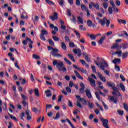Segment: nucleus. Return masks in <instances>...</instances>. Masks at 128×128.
<instances>
[{"label":"nucleus","mask_w":128,"mask_h":128,"mask_svg":"<svg viewBox=\"0 0 128 128\" xmlns=\"http://www.w3.org/2000/svg\"><path fill=\"white\" fill-rule=\"evenodd\" d=\"M104 40H106V36H102L98 40V42L99 44H102L104 42Z\"/></svg>","instance_id":"obj_17"},{"label":"nucleus","mask_w":128,"mask_h":128,"mask_svg":"<svg viewBox=\"0 0 128 128\" xmlns=\"http://www.w3.org/2000/svg\"><path fill=\"white\" fill-rule=\"evenodd\" d=\"M90 38H91V40H96V35L92 34L90 35Z\"/></svg>","instance_id":"obj_51"},{"label":"nucleus","mask_w":128,"mask_h":128,"mask_svg":"<svg viewBox=\"0 0 128 128\" xmlns=\"http://www.w3.org/2000/svg\"><path fill=\"white\" fill-rule=\"evenodd\" d=\"M68 56L71 60H72L74 62H76V60L74 59V56L72 54H68Z\"/></svg>","instance_id":"obj_21"},{"label":"nucleus","mask_w":128,"mask_h":128,"mask_svg":"<svg viewBox=\"0 0 128 128\" xmlns=\"http://www.w3.org/2000/svg\"><path fill=\"white\" fill-rule=\"evenodd\" d=\"M80 102H81L82 104H84V106H86V100H85L84 98H82L80 99Z\"/></svg>","instance_id":"obj_31"},{"label":"nucleus","mask_w":128,"mask_h":128,"mask_svg":"<svg viewBox=\"0 0 128 128\" xmlns=\"http://www.w3.org/2000/svg\"><path fill=\"white\" fill-rule=\"evenodd\" d=\"M110 4H111L113 9H116V4H114V2L112 0H110Z\"/></svg>","instance_id":"obj_35"},{"label":"nucleus","mask_w":128,"mask_h":128,"mask_svg":"<svg viewBox=\"0 0 128 128\" xmlns=\"http://www.w3.org/2000/svg\"><path fill=\"white\" fill-rule=\"evenodd\" d=\"M78 20L80 22V24H84V20H82V18L80 16L77 17Z\"/></svg>","instance_id":"obj_29"},{"label":"nucleus","mask_w":128,"mask_h":128,"mask_svg":"<svg viewBox=\"0 0 128 128\" xmlns=\"http://www.w3.org/2000/svg\"><path fill=\"white\" fill-rule=\"evenodd\" d=\"M112 89L113 90L114 92H118V88L116 87V86H114Z\"/></svg>","instance_id":"obj_63"},{"label":"nucleus","mask_w":128,"mask_h":128,"mask_svg":"<svg viewBox=\"0 0 128 128\" xmlns=\"http://www.w3.org/2000/svg\"><path fill=\"white\" fill-rule=\"evenodd\" d=\"M52 38L54 42H58L60 40V38H58L56 36H52Z\"/></svg>","instance_id":"obj_56"},{"label":"nucleus","mask_w":128,"mask_h":128,"mask_svg":"<svg viewBox=\"0 0 128 128\" xmlns=\"http://www.w3.org/2000/svg\"><path fill=\"white\" fill-rule=\"evenodd\" d=\"M118 62L119 64H120V58H116L114 59V60H112V63L114 64H116Z\"/></svg>","instance_id":"obj_18"},{"label":"nucleus","mask_w":128,"mask_h":128,"mask_svg":"<svg viewBox=\"0 0 128 128\" xmlns=\"http://www.w3.org/2000/svg\"><path fill=\"white\" fill-rule=\"evenodd\" d=\"M14 66L16 68H18V70H20V68L18 66V62L16 60V62H14Z\"/></svg>","instance_id":"obj_36"},{"label":"nucleus","mask_w":128,"mask_h":128,"mask_svg":"<svg viewBox=\"0 0 128 128\" xmlns=\"http://www.w3.org/2000/svg\"><path fill=\"white\" fill-rule=\"evenodd\" d=\"M76 106L80 108H82V104H80V102L79 101H78Z\"/></svg>","instance_id":"obj_42"},{"label":"nucleus","mask_w":128,"mask_h":128,"mask_svg":"<svg viewBox=\"0 0 128 128\" xmlns=\"http://www.w3.org/2000/svg\"><path fill=\"white\" fill-rule=\"evenodd\" d=\"M88 106L90 108H94V103H92L90 101H88Z\"/></svg>","instance_id":"obj_37"},{"label":"nucleus","mask_w":128,"mask_h":128,"mask_svg":"<svg viewBox=\"0 0 128 128\" xmlns=\"http://www.w3.org/2000/svg\"><path fill=\"white\" fill-rule=\"evenodd\" d=\"M122 51L119 50V51L116 52L114 53V54H118V56L120 58L122 56Z\"/></svg>","instance_id":"obj_25"},{"label":"nucleus","mask_w":128,"mask_h":128,"mask_svg":"<svg viewBox=\"0 0 128 128\" xmlns=\"http://www.w3.org/2000/svg\"><path fill=\"white\" fill-rule=\"evenodd\" d=\"M91 68H92V72H94V74H98V72H96V66H92Z\"/></svg>","instance_id":"obj_40"},{"label":"nucleus","mask_w":128,"mask_h":128,"mask_svg":"<svg viewBox=\"0 0 128 128\" xmlns=\"http://www.w3.org/2000/svg\"><path fill=\"white\" fill-rule=\"evenodd\" d=\"M128 56V52L126 51V52L122 54V58H126Z\"/></svg>","instance_id":"obj_23"},{"label":"nucleus","mask_w":128,"mask_h":128,"mask_svg":"<svg viewBox=\"0 0 128 128\" xmlns=\"http://www.w3.org/2000/svg\"><path fill=\"white\" fill-rule=\"evenodd\" d=\"M73 67L76 70H78L83 74H86V70L82 68L78 67V66H76V64H73Z\"/></svg>","instance_id":"obj_7"},{"label":"nucleus","mask_w":128,"mask_h":128,"mask_svg":"<svg viewBox=\"0 0 128 128\" xmlns=\"http://www.w3.org/2000/svg\"><path fill=\"white\" fill-rule=\"evenodd\" d=\"M21 120H24V118L25 115H24V112H22L20 114V116Z\"/></svg>","instance_id":"obj_48"},{"label":"nucleus","mask_w":128,"mask_h":128,"mask_svg":"<svg viewBox=\"0 0 128 128\" xmlns=\"http://www.w3.org/2000/svg\"><path fill=\"white\" fill-rule=\"evenodd\" d=\"M85 60L86 62H90V57H88V56H87V55L85 56Z\"/></svg>","instance_id":"obj_50"},{"label":"nucleus","mask_w":128,"mask_h":128,"mask_svg":"<svg viewBox=\"0 0 128 128\" xmlns=\"http://www.w3.org/2000/svg\"><path fill=\"white\" fill-rule=\"evenodd\" d=\"M54 66H56V68L60 72H66V68L64 66V64L62 62H58V60H55L53 62Z\"/></svg>","instance_id":"obj_1"},{"label":"nucleus","mask_w":128,"mask_h":128,"mask_svg":"<svg viewBox=\"0 0 128 128\" xmlns=\"http://www.w3.org/2000/svg\"><path fill=\"white\" fill-rule=\"evenodd\" d=\"M32 112H33L36 113V112H38V109L36 108L33 107L32 108Z\"/></svg>","instance_id":"obj_46"},{"label":"nucleus","mask_w":128,"mask_h":128,"mask_svg":"<svg viewBox=\"0 0 128 128\" xmlns=\"http://www.w3.org/2000/svg\"><path fill=\"white\" fill-rule=\"evenodd\" d=\"M74 72L78 78H80V80H84V78H82V76H80V74L78 71L75 70L74 71Z\"/></svg>","instance_id":"obj_16"},{"label":"nucleus","mask_w":128,"mask_h":128,"mask_svg":"<svg viewBox=\"0 0 128 128\" xmlns=\"http://www.w3.org/2000/svg\"><path fill=\"white\" fill-rule=\"evenodd\" d=\"M46 34H48V31H46V30H42L41 31V34L40 35V38L42 40H44V42L46 40V39L44 37V36Z\"/></svg>","instance_id":"obj_3"},{"label":"nucleus","mask_w":128,"mask_h":128,"mask_svg":"<svg viewBox=\"0 0 128 128\" xmlns=\"http://www.w3.org/2000/svg\"><path fill=\"white\" fill-rule=\"evenodd\" d=\"M95 94L98 100H102V98H100V94H98V92H96Z\"/></svg>","instance_id":"obj_43"},{"label":"nucleus","mask_w":128,"mask_h":128,"mask_svg":"<svg viewBox=\"0 0 128 128\" xmlns=\"http://www.w3.org/2000/svg\"><path fill=\"white\" fill-rule=\"evenodd\" d=\"M103 6L104 8H105V10H106V8H108V3L106 2H104L103 4Z\"/></svg>","instance_id":"obj_59"},{"label":"nucleus","mask_w":128,"mask_h":128,"mask_svg":"<svg viewBox=\"0 0 128 128\" xmlns=\"http://www.w3.org/2000/svg\"><path fill=\"white\" fill-rule=\"evenodd\" d=\"M120 86L122 92H126V87H124V85L123 83H120Z\"/></svg>","instance_id":"obj_22"},{"label":"nucleus","mask_w":128,"mask_h":128,"mask_svg":"<svg viewBox=\"0 0 128 128\" xmlns=\"http://www.w3.org/2000/svg\"><path fill=\"white\" fill-rule=\"evenodd\" d=\"M26 40H28L30 42V44H29V48H32V44H34V42L32 40L29 38H26Z\"/></svg>","instance_id":"obj_14"},{"label":"nucleus","mask_w":128,"mask_h":128,"mask_svg":"<svg viewBox=\"0 0 128 128\" xmlns=\"http://www.w3.org/2000/svg\"><path fill=\"white\" fill-rule=\"evenodd\" d=\"M88 80L90 82V85L93 88H96V80L92 79V78L90 77H88Z\"/></svg>","instance_id":"obj_8"},{"label":"nucleus","mask_w":128,"mask_h":128,"mask_svg":"<svg viewBox=\"0 0 128 128\" xmlns=\"http://www.w3.org/2000/svg\"><path fill=\"white\" fill-rule=\"evenodd\" d=\"M45 1L46 4H50V6H54V2L50 0H45Z\"/></svg>","instance_id":"obj_30"},{"label":"nucleus","mask_w":128,"mask_h":128,"mask_svg":"<svg viewBox=\"0 0 128 128\" xmlns=\"http://www.w3.org/2000/svg\"><path fill=\"white\" fill-rule=\"evenodd\" d=\"M107 86H109L110 88H113L114 86H116V84H114V82H107Z\"/></svg>","instance_id":"obj_15"},{"label":"nucleus","mask_w":128,"mask_h":128,"mask_svg":"<svg viewBox=\"0 0 128 128\" xmlns=\"http://www.w3.org/2000/svg\"><path fill=\"white\" fill-rule=\"evenodd\" d=\"M122 48H124V50H125V48H128V44H123Z\"/></svg>","instance_id":"obj_64"},{"label":"nucleus","mask_w":128,"mask_h":128,"mask_svg":"<svg viewBox=\"0 0 128 128\" xmlns=\"http://www.w3.org/2000/svg\"><path fill=\"white\" fill-rule=\"evenodd\" d=\"M32 56L34 58H35L36 60H38L40 58V57L39 56H38L37 54H34Z\"/></svg>","instance_id":"obj_52"},{"label":"nucleus","mask_w":128,"mask_h":128,"mask_svg":"<svg viewBox=\"0 0 128 128\" xmlns=\"http://www.w3.org/2000/svg\"><path fill=\"white\" fill-rule=\"evenodd\" d=\"M108 63L105 61L101 62V64H100V68L102 70H104V68H108Z\"/></svg>","instance_id":"obj_6"},{"label":"nucleus","mask_w":128,"mask_h":128,"mask_svg":"<svg viewBox=\"0 0 128 128\" xmlns=\"http://www.w3.org/2000/svg\"><path fill=\"white\" fill-rule=\"evenodd\" d=\"M68 16H72V10L70 9H66Z\"/></svg>","instance_id":"obj_44"},{"label":"nucleus","mask_w":128,"mask_h":128,"mask_svg":"<svg viewBox=\"0 0 128 128\" xmlns=\"http://www.w3.org/2000/svg\"><path fill=\"white\" fill-rule=\"evenodd\" d=\"M66 90L67 92H68L69 94H70V92H72V89L70 87H66Z\"/></svg>","instance_id":"obj_55"},{"label":"nucleus","mask_w":128,"mask_h":128,"mask_svg":"<svg viewBox=\"0 0 128 128\" xmlns=\"http://www.w3.org/2000/svg\"><path fill=\"white\" fill-rule=\"evenodd\" d=\"M123 106H124V108L125 110H126V112H128V104H126V103H124Z\"/></svg>","instance_id":"obj_38"},{"label":"nucleus","mask_w":128,"mask_h":128,"mask_svg":"<svg viewBox=\"0 0 128 128\" xmlns=\"http://www.w3.org/2000/svg\"><path fill=\"white\" fill-rule=\"evenodd\" d=\"M118 22L119 24H126V21L125 20H122V19L118 20Z\"/></svg>","instance_id":"obj_32"},{"label":"nucleus","mask_w":128,"mask_h":128,"mask_svg":"<svg viewBox=\"0 0 128 128\" xmlns=\"http://www.w3.org/2000/svg\"><path fill=\"white\" fill-rule=\"evenodd\" d=\"M64 62H66V64H69V65L72 64V62H70V60H68V58H64Z\"/></svg>","instance_id":"obj_45"},{"label":"nucleus","mask_w":128,"mask_h":128,"mask_svg":"<svg viewBox=\"0 0 128 128\" xmlns=\"http://www.w3.org/2000/svg\"><path fill=\"white\" fill-rule=\"evenodd\" d=\"M61 47L64 50H66V43H64V42H62Z\"/></svg>","instance_id":"obj_20"},{"label":"nucleus","mask_w":128,"mask_h":128,"mask_svg":"<svg viewBox=\"0 0 128 128\" xmlns=\"http://www.w3.org/2000/svg\"><path fill=\"white\" fill-rule=\"evenodd\" d=\"M87 24H88V26H90V28H91L92 26V21L90 20H88L87 21Z\"/></svg>","instance_id":"obj_34"},{"label":"nucleus","mask_w":128,"mask_h":128,"mask_svg":"<svg viewBox=\"0 0 128 128\" xmlns=\"http://www.w3.org/2000/svg\"><path fill=\"white\" fill-rule=\"evenodd\" d=\"M120 78H121L122 82H126V78H124L122 74H120Z\"/></svg>","instance_id":"obj_54"},{"label":"nucleus","mask_w":128,"mask_h":128,"mask_svg":"<svg viewBox=\"0 0 128 128\" xmlns=\"http://www.w3.org/2000/svg\"><path fill=\"white\" fill-rule=\"evenodd\" d=\"M120 48V45L118 44H115L111 47V50H116V48Z\"/></svg>","instance_id":"obj_24"},{"label":"nucleus","mask_w":128,"mask_h":128,"mask_svg":"<svg viewBox=\"0 0 128 128\" xmlns=\"http://www.w3.org/2000/svg\"><path fill=\"white\" fill-rule=\"evenodd\" d=\"M60 118V112H57L56 114V116L54 118V120H58V118Z\"/></svg>","instance_id":"obj_62"},{"label":"nucleus","mask_w":128,"mask_h":128,"mask_svg":"<svg viewBox=\"0 0 128 128\" xmlns=\"http://www.w3.org/2000/svg\"><path fill=\"white\" fill-rule=\"evenodd\" d=\"M118 112L119 116H124V111L120 110H118Z\"/></svg>","instance_id":"obj_58"},{"label":"nucleus","mask_w":128,"mask_h":128,"mask_svg":"<svg viewBox=\"0 0 128 128\" xmlns=\"http://www.w3.org/2000/svg\"><path fill=\"white\" fill-rule=\"evenodd\" d=\"M50 54H52L54 58H62V55L58 54V49L54 48L50 52Z\"/></svg>","instance_id":"obj_2"},{"label":"nucleus","mask_w":128,"mask_h":128,"mask_svg":"<svg viewBox=\"0 0 128 128\" xmlns=\"http://www.w3.org/2000/svg\"><path fill=\"white\" fill-rule=\"evenodd\" d=\"M85 92H86V96H87L88 98H92V94H90V92L88 90V89H86L85 90Z\"/></svg>","instance_id":"obj_13"},{"label":"nucleus","mask_w":128,"mask_h":128,"mask_svg":"<svg viewBox=\"0 0 128 128\" xmlns=\"http://www.w3.org/2000/svg\"><path fill=\"white\" fill-rule=\"evenodd\" d=\"M108 12L110 14H112V7H109L108 8Z\"/></svg>","instance_id":"obj_61"},{"label":"nucleus","mask_w":128,"mask_h":128,"mask_svg":"<svg viewBox=\"0 0 128 128\" xmlns=\"http://www.w3.org/2000/svg\"><path fill=\"white\" fill-rule=\"evenodd\" d=\"M8 116H10L12 120H16V118L15 116H12V114H10V113H8Z\"/></svg>","instance_id":"obj_57"},{"label":"nucleus","mask_w":128,"mask_h":128,"mask_svg":"<svg viewBox=\"0 0 128 128\" xmlns=\"http://www.w3.org/2000/svg\"><path fill=\"white\" fill-rule=\"evenodd\" d=\"M81 8H82V10H84L85 12H86L87 10H88V8H86V6H84V5H82Z\"/></svg>","instance_id":"obj_39"},{"label":"nucleus","mask_w":128,"mask_h":128,"mask_svg":"<svg viewBox=\"0 0 128 128\" xmlns=\"http://www.w3.org/2000/svg\"><path fill=\"white\" fill-rule=\"evenodd\" d=\"M74 32H75L78 38H80V33L78 32L76 30H74Z\"/></svg>","instance_id":"obj_33"},{"label":"nucleus","mask_w":128,"mask_h":128,"mask_svg":"<svg viewBox=\"0 0 128 128\" xmlns=\"http://www.w3.org/2000/svg\"><path fill=\"white\" fill-rule=\"evenodd\" d=\"M100 122H102V126H104V128H110V127L108 126V120L104 119L103 118H100Z\"/></svg>","instance_id":"obj_4"},{"label":"nucleus","mask_w":128,"mask_h":128,"mask_svg":"<svg viewBox=\"0 0 128 128\" xmlns=\"http://www.w3.org/2000/svg\"><path fill=\"white\" fill-rule=\"evenodd\" d=\"M92 6H94V8H96L97 10H100V5L98 4H95L94 2H90V4H89V8L90 10L92 9Z\"/></svg>","instance_id":"obj_5"},{"label":"nucleus","mask_w":128,"mask_h":128,"mask_svg":"<svg viewBox=\"0 0 128 128\" xmlns=\"http://www.w3.org/2000/svg\"><path fill=\"white\" fill-rule=\"evenodd\" d=\"M34 92L36 96H40V92H38V88H35L34 90Z\"/></svg>","instance_id":"obj_27"},{"label":"nucleus","mask_w":128,"mask_h":128,"mask_svg":"<svg viewBox=\"0 0 128 128\" xmlns=\"http://www.w3.org/2000/svg\"><path fill=\"white\" fill-rule=\"evenodd\" d=\"M21 96H22V100H26L28 99V96H26L24 94H21Z\"/></svg>","instance_id":"obj_47"},{"label":"nucleus","mask_w":128,"mask_h":128,"mask_svg":"<svg viewBox=\"0 0 128 128\" xmlns=\"http://www.w3.org/2000/svg\"><path fill=\"white\" fill-rule=\"evenodd\" d=\"M58 2L60 6H64V0H58Z\"/></svg>","instance_id":"obj_49"},{"label":"nucleus","mask_w":128,"mask_h":128,"mask_svg":"<svg viewBox=\"0 0 128 128\" xmlns=\"http://www.w3.org/2000/svg\"><path fill=\"white\" fill-rule=\"evenodd\" d=\"M73 18H70V20L73 22L74 24H76V16H72Z\"/></svg>","instance_id":"obj_28"},{"label":"nucleus","mask_w":128,"mask_h":128,"mask_svg":"<svg viewBox=\"0 0 128 128\" xmlns=\"http://www.w3.org/2000/svg\"><path fill=\"white\" fill-rule=\"evenodd\" d=\"M69 46H70V48H74V46H76V45H74V44L73 42H70L69 44Z\"/></svg>","instance_id":"obj_60"},{"label":"nucleus","mask_w":128,"mask_h":128,"mask_svg":"<svg viewBox=\"0 0 128 128\" xmlns=\"http://www.w3.org/2000/svg\"><path fill=\"white\" fill-rule=\"evenodd\" d=\"M46 96H47V98H50V96H52V92L50 90H46Z\"/></svg>","instance_id":"obj_19"},{"label":"nucleus","mask_w":128,"mask_h":128,"mask_svg":"<svg viewBox=\"0 0 128 128\" xmlns=\"http://www.w3.org/2000/svg\"><path fill=\"white\" fill-rule=\"evenodd\" d=\"M97 74L98 75L99 78H100L102 82H106V77L103 76L102 74L98 72Z\"/></svg>","instance_id":"obj_10"},{"label":"nucleus","mask_w":128,"mask_h":128,"mask_svg":"<svg viewBox=\"0 0 128 128\" xmlns=\"http://www.w3.org/2000/svg\"><path fill=\"white\" fill-rule=\"evenodd\" d=\"M58 14L56 12H54L53 16H50V18L52 20H58Z\"/></svg>","instance_id":"obj_9"},{"label":"nucleus","mask_w":128,"mask_h":128,"mask_svg":"<svg viewBox=\"0 0 128 128\" xmlns=\"http://www.w3.org/2000/svg\"><path fill=\"white\" fill-rule=\"evenodd\" d=\"M66 122H68V123L69 124H70L71 128H72L74 126V124H72V122H70V119L68 118H66Z\"/></svg>","instance_id":"obj_53"},{"label":"nucleus","mask_w":128,"mask_h":128,"mask_svg":"<svg viewBox=\"0 0 128 128\" xmlns=\"http://www.w3.org/2000/svg\"><path fill=\"white\" fill-rule=\"evenodd\" d=\"M73 52H74L75 54H78V56H82V50H80V49H74Z\"/></svg>","instance_id":"obj_11"},{"label":"nucleus","mask_w":128,"mask_h":128,"mask_svg":"<svg viewBox=\"0 0 128 128\" xmlns=\"http://www.w3.org/2000/svg\"><path fill=\"white\" fill-rule=\"evenodd\" d=\"M48 42H49V44H50V46H54V41H52V39L48 40Z\"/></svg>","instance_id":"obj_41"},{"label":"nucleus","mask_w":128,"mask_h":128,"mask_svg":"<svg viewBox=\"0 0 128 128\" xmlns=\"http://www.w3.org/2000/svg\"><path fill=\"white\" fill-rule=\"evenodd\" d=\"M98 23L100 24L102 26H104L106 24V22L104 21L102 19H100V22H98Z\"/></svg>","instance_id":"obj_26"},{"label":"nucleus","mask_w":128,"mask_h":128,"mask_svg":"<svg viewBox=\"0 0 128 128\" xmlns=\"http://www.w3.org/2000/svg\"><path fill=\"white\" fill-rule=\"evenodd\" d=\"M108 98L111 102H113L114 104H118V99H114V96H109Z\"/></svg>","instance_id":"obj_12"}]
</instances>
